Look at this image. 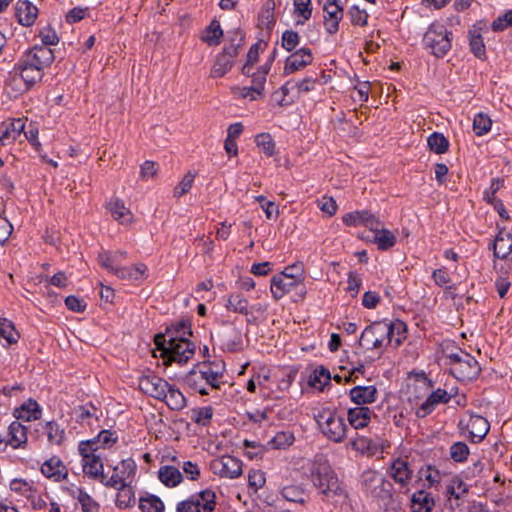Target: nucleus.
Masks as SVG:
<instances>
[{
	"label": "nucleus",
	"instance_id": "1",
	"mask_svg": "<svg viewBox=\"0 0 512 512\" xmlns=\"http://www.w3.org/2000/svg\"><path fill=\"white\" fill-rule=\"evenodd\" d=\"M407 337V326L401 320L378 321L367 326L361 334L360 344L380 356L388 346L398 348Z\"/></svg>",
	"mask_w": 512,
	"mask_h": 512
},
{
	"label": "nucleus",
	"instance_id": "2",
	"mask_svg": "<svg viewBox=\"0 0 512 512\" xmlns=\"http://www.w3.org/2000/svg\"><path fill=\"white\" fill-rule=\"evenodd\" d=\"M176 332L179 334V337H170L168 340L162 334L155 336L157 349L161 351V357L167 364L173 362L178 364L186 363L195 353V344L184 337L186 334H192L190 326L183 322L179 324Z\"/></svg>",
	"mask_w": 512,
	"mask_h": 512
},
{
	"label": "nucleus",
	"instance_id": "3",
	"mask_svg": "<svg viewBox=\"0 0 512 512\" xmlns=\"http://www.w3.org/2000/svg\"><path fill=\"white\" fill-rule=\"evenodd\" d=\"M314 419L325 438L334 443L344 442L347 437L348 426L345 419L336 411L330 408H322L314 415Z\"/></svg>",
	"mask_w": 512,
	"mask_h": 512
},
{
	"label": "nucleus",
	"instance_id": "4",
	"mask_svg": "<svg viewBox=\"0 0 512 512\" xmlns=\"http://www.w3.org/2000/svg\"><path fill=\"white\" fill-rule=\"evenodd\" d=\"M423 44L436 58H443L451 49L452 32L443 24L433 22L424 34Z\"/></svg>",
	"mask_w": 512,
	"mask_h": 512
},
{
	"label": "nucleus",
	"instance_id": "5",
	"mask_svg": "<svg viewBox=\"0 0 512 512\" xmlns=\"http://www.w3.org/2000/svg\"><path fill=\"white\" fill-rule=\"evenodd\" d=\"M450 372L459 381L466 382L477 379L481 372L478 361L470 354L459 350L448 355Z\"/></svg>",
	"mask_w": 512,
	"mask_h": 512
},
{
	"label": "nucleus",
	"instance_id": "6",
	"mask_svg": "<svg viewBox=\"0 0 512 512\" xmlns=\"http://www.w3.org/2000/svg\"><path fill=\"white\" fill-rule=\"evenodd\" d=\"M78 451L81 455L83 473L91 479L102 481L104 466L98 450L93 447V442H80Z\"/></svg>",
	"mask_w": 512,
	"mask_h": 512
},
{
	"label": "nucleus",
	"instance_id": "7",
	"mask_svg": "<svg viewBox=\"0 0 512 512\" xmlns=\"http://www.w3.org/2000/svg\"><path fill=\"white\" fill-rule=\"evenodd\" d=\"M389 446V441L379 435L370 437L358 432H356L355 435L350 438L347 444L348 448L368 457H372L378 453L383 452Z\"/></svg>",
	"mask_w": 512,
	"mask_h": 512
},
{
	"label": "nucleus",
	"instance_id": "8",
	"mask_svg": "<svg viewBox=\"0 0 512 512\" xmlns=\"http://www.w3.org/2000/svg\"><path fill=\"white\" fill-rule=\"evenodd\" d=\"M10 490L24 497L35 511L45 510L47 507L46 494L40 493L33 481L16 478L10 482Z\"/></svg>",
	"mask_w": 512,
	"mask_h": 512
},
{
	"label": "nucleus",
	"instance_id": "9",
	"mask_svg": "<svg viewBox=\"0 0 512 512\" xmlns=\"http://www.w3.org/2000/svg\"><path fill=\"white\" fill-rule=\"evenodd\" d=\"M216 494L204 489L177 504V512H213L216 508Z\"/></svg>",
	"mask_w": 512,
	"mask_h": 512
},
{
	"label": "nucleus",
	"instance_id": "10",
	"mask_svg": "<svg viewBox=\"0 0 512 512\" xmlns=\"http://www.w3.org/2000/svg\"><path fill=\"white\" fill-rule=\"evenodd\" d=\"M459 431L471 442H481L490 430V424L486 418L477 414H469L462 417L458 423Z\"/></svg>",
	"mask_w": 512,
	"mask_h": 512
},
{
	"label": "nucleus",
	"instance_id": "11",
	"mask_svg": "<svg viewBox=\"0 0 512 512\" xmlns=\"http://www.w3.org/2000/svg\"><path fill=\"white\" fill-rule=\"evenodd\" d=\"M294 290L298 291V298L303 300L306 289L304 283L299 282V276L289 277L286 273H277L271 278L270 291L275 300L282 299Z\"/></svg>",
	"mask_w": 512,
	"mask_h": 512
},
{
	"label": "nucleus",
	"instance_id": "12",
	"mask_svg": "<svg viewBox=\"0 0 512 512\" xmlns=\"http://www.w3.org/2000/svg\"><path fill=\"white\" fill-rule=\"evenodd\" d=\"M135 473V461L131 458L124 459L113 468V473L110 477L104 473L101 483L106 487H123L126 484L132 483Z\"/></svg>",
	"mask_w": 512,
	"mask_h": 512
},
{
	"label": "nucleus",
	"instance_id": "13",
	"mask_svg": "<svg viewBox=\"0 0 512 512\" xmlns=\"http://www.w3.org/2000/svg\"><path fill=\"white\" fill-rule=\"evenodd\" d=\"M314 485L327 498H333L344 494V489L333 471L322 468L314 475Z\"/></svg>",
	"mask_w": 512,
	"mask_h": 512
},
{
	"label": "nucleus",
	"instance_id": "14",
	"mask_svg": "<svg viewBox=\"0 0 512 512\" xmlns=\"http://www.w3.org/2000/svg\"><path fill=\"white\" fill-rule=\"evenodd\" d=\"M210 470L221 478L235 479L242 475V462L231 455L217 457L210 462Z\"/></svg>",
	"mask_w": 512,
	"mask_h": 512
},
{
	"label": "nucleus",
	"instance_id": "15",
	"mask_svg": "<svg viewBox=\"0 0 512 512\" xmlns=\"http://www.w3.org/2000/svg\"><path fill=\"white\" fill-rule=\"evenodd\" d=\"M225 307L229 311L246 316L247 323L256 322V317L253 315L254 312L263 314L266 311V307L261 304L253 305L251 309H249L248 299L240 293L228 295Z\"/></svg>",
	"mask_w": 512,
	"mask_h": 512
},
{
	"label": "nucleus",
	"instance_id": "16",
	"mask_svg": "<svg viewBox=\"0 0 512 512\" xmlns=\"http://www.w3.org/2000/svg\"><path fill=\"white\" fill-rule=\"evenodd\" d=\"M168 382L154 373H148L139 378V389L146 395L157 400L165 398V391L168 390Z\"/></svg>",
	"mask_w": 512,
	"mask_h": 512
},
{
	"label": "nucleus",
	"instance_id": "17",
	"mask_svg": "<svg viewBox=\"0 0 512 512\" xmlns=\"http://www.w3.org/2000/svg\"><path fill=\"white\" fill-rule=\"evenodd\" d=\"M21 58L25 62H29L31 66L43 73L44 69L49 67L54 61L53 50L46 46L35 45L26 51Z\"/></svg>",
	"mask_w": 512,
	"mask_h": 512
},
{
	"label": "nucleus",
	"instance_id": "18",
	"mask_svg": "<svg viewBox=\"0 0 512 512\" xmlns=\"http://www.w3.org/2000/svg\"><path fill=\"white\" fill-rule=\"evenodd\" d=\"M312 61L313 54L311 49L302 47L286 58L283 73L285 75L293 74L310 65Z\"/></svg>",
	"mask_w": 512,
	"mask_h": 512
},
{
	"label": "nucleus",
	"instance_id": "19",
	"mask_svg": "<svg viewBox=\"0 0 512 512\" xmlns=\"http://www.w3.org/2000/svg\"><path fill=\"white\" fill-rule=\"evenodd\" d=\"M201 369L207 389H220L224 383V365L220 362H204L201 363Z\"/></svg>",
	"mask_w": 512,
	"mask_h": 512
},
{
	"label": "nucleus",
	"instance_id": "20",
	"mask_svg": "<svg viewBox=\"0 0 512 512\" xmlns=\"http://www.w3.org/2000/svg\"><path fill=\"white\" fill-rule=\"evenodd\" d=\"M324 27L326 31L333 35L339 30V23L343 18V8L337 0H327L323 6Z\"/></svg>",
	"mask_w": 512,
	"mask_h": 512
},
{
	"label": "nucleus",
	"instance_id": "21",
	"mask_svg": "<svg viewBox=\"0 0 512 512\" xmlns=\"http://www.w3.org/2000/svg\"><path fill=\"white\" fill-rule=\"evenodd\" d=\"M347 226H365L370 231L377 229L381 222L373 213L368 210L353 211L347 213L342 218Z\"/></svg>",
	"mask_w": 512,
	"mask_h": 512
},
{
	"label": "nucleus",
	"instance_id": "22",
	"mask_svg": "<svg viewBox=\"0 0 512 512\" xmlns=\"http://www.w3.org/2000/svg\"><path fill=\"white\" fill-rule=\"evenodd\" d=\"M388 474L401 487H407L412 479L413 470L408 460L397 458L391 462Z\"/></svg>",
	"mask_w": 512,
	"mask_h": 512
},
{
	"label": "nucleus",
	"instance_id": "23",
	"mask_svg": "<svg viewBox=\"0 0 512 512\" xmlns=\"http://www.w3.org/2000/svg\"><path fill=\"white\" fill-rule=\"evenodd\" d=\"M373 417L377 415L368 406H355L347 411V421L355 430L368 427Z\"/></svg>",
	"mask_w": 512,
	"mask_h": 512
},
{
	"label": "nucleus",
	"instance_id": "24",
	"mask_svg": "<svg viewBox=\"0 0 512 512\" xmlns=\"http://www.w3.org/2000/svg\"><path fill=\"white\" fill-rule=\"evenodd\" d=\"M41 473L54 482H61L68 477V469L58 456H52L41 466Z\"/></svg>",
	"mask_w": 512,
	"mask_h": 512
},
{
	"label": "nucleus",
	"instance_id": "25",
	"mask_svg": "<svg viewBox=\"0 0 512 512\" xmlns=\"http://www.w3.org/2000/svg\"><path fill=\"white\" fill-rule=\"evenodd\" d=\"M455 394L453 393V390L451 392H447L444 389H437L436 391H433L428 398L417 408L416 415L420 418H423L430 414L436 405L438 404H445L448 403L451 397H453Z\"/></svg>",
	"mask_w": 512,
	"mask_h": 512
},
{
	"label": "nucleus",
	"instance_id": "26",
	"mask_svg": "<svg viewBox=\"0 0 512 512\" xmlns=\"http://www.w3.org/2000/svg\"><path fill=\"white\" fill-rule=\"evenodd\" d=\"M349 396L352 402L357 406H367L374 403L378 397V390L373 385L368 386H355L349 391Z\"/></svg>",
	"mask_w": 512,
	"mask_h": 512
},
{
	"label": "nucleus",
	"instance_id": "27",
	"mask_svg": "<svg viewBox=\"0 0 512 512\" xmlns=\"http://www.w3.org/2000/svg\"><path fill=\"white\" fill-rule=\"evenodd\" d=\"M38 8L28 0H20L15 8V15L22 26H32L38 17Z\"/></svg>",
	"mask_w": 512,
	"mask_h": 512
},
{
	"label": "nucleus",
	"instance_id": "28",
	"mask_svg": "<svg viewBox=\"0 0 512 512\" xmlns=\"http://www.w3.org/2000/svg\"><path fill=\"white\" fill-rule=\"evenodd\" d=\"M106 208L109 210L112 218L119 224L128 225L134 221V215L131 210L118 198L109 201L106 204Z\"/></svg>",
	"mask_w": 512,
	"mask_h": 512
},
{
	"label": "nucleus",
	"instance_id": "29",
	"mask_svg": "<svg viewBox=\"0 0 512 512\" xmlns=\"http://www.w3.org/2000/svg\"><path fill=\"white\" fill-rule=\"evenodd\" d=\"M493 255L497 259H507L512 252V235L501 229L496 235L493 243Z\"/></svg>",
	"mask_w": 512,
	"mask_h": 512
},
{
	"label": "nucleus",
	"instance_id": "30",
	"mask_svg": "<svg viewBox=\"0 0 512 512\" xmlns=\"http://www.w3.org/2000/svg\"><path fill=\"white\" fill-rule=\"evenodd\" d=\"M27 431V427L18 420L13 421L8 428L7 443L14 449L24 448L28 440Z\"/></svg>",
	"mask_w": 512,
	"mask_h": 512
},
{
	"label": "nucleus",
	"instance_id": "31",
	"mask_svg": "<svg viewBox=\"0 0 512 512\" xmlns=\"http://www.w3.org/2000/svg\"><path fill=\"white\" fill-rule=\"evenodd\" d=\"M13 414L17 420L30 422L40 419L42 411L37 401L29 399L20 407L16 408Z\"/></svg>",
	"mask_w": 512,
	"mask_h": 512
},
{
	"label": "nucleus",
	"instance_id": "32",
	"mask_svg": "<svg viewBox=\"0 0 512 512\" xmlns=\"http://www.w3.org/2000/svg\"><path fill=\"white\" fill-rule=\"evenodd\" d=\"M275 1L267 0L258 14V27L267 32H271L276 24L275 18Z\"/></svg>",
	"mask_w": 512,
	"mask_h": 512
},
{
	"label": "nucleus",
	"instance_id": "33",
	"mask_svg": "<svg viewBox=\"0 0 512 512\" xmlns=\"http://www.w3.org/2000/svg\"><path fill=\"white\" fill-rule=\"evenodd\" d=\"M13 68L31 88L43 77V73H41L40 70L31 66L29 62L23 61L22 58L19 59Z\"/></svg>",
	"mask_w": 512,
	"mask_h": 512
},
{
	"label": "nucleus",
	"instance_id": "34",
	"mask_svg": "<svg viewBox=\"0 0 512 512\" xmlns=\"http://www.w3.org/2000/svg\"><path fill=\"white\" fill-rule=\"evenodd\" d=\"M202 369L201 364H198L196 367H194L191 371H189L183 381L184 384L189 387L192 390H195L201 395H208L209 390L204 384V379L202 376Z\"/></svg>",
	"mask_w": 512,
	"mask_h": 512
},
{
	"label": "nucleus",
	"instance_id": "35",
	"mask_svg": "<svg viewBox=\"0 0 512 512\" xmlns=\"http://www.w3.org/2000/svg\"><path fill=\"white\" fill-rule=\"evenodd\" d=\"M25 129V121L21 118L10 122L0 136V142L6 146L15 142Z\"/></svg>",
	"mask_w": 512,
	"mask_h": 512
},
{
	"label": "nucleus",
	"instance_id": "36",
	"mask_svg": "<svg viewBox=\"0 0 512 512\" xmlns=\"http://www.w3.org/2000/svg\"><path fill=\"white\" fill-rule=\"evenodd\" d=\"M373 241L380 250H387L393 247L396 243V236L388 229L383 227L380 222L377 229H373Z\"/></svg>",
	"mask_w": 512,
	"mask_h": 512
},
{
	"label": "nucleus",
	"instance_id": "37",
	"mask_svg": "<svg viewBox=\"0 0 512 512\" xmlns=\"http://www.w3.org/2000/svg\"><path fill=\"white\" fill-rule=\"evenodd\" d=\"M434 506V499L431 495L424 491L419 490L412 495L411 498V511L412 512H430Z\"/></svg>",
	"mask_w": 512,
	"mask_h": 512
},
{
	"label": "nucleus",
	"instance_id": "38",
	"mask_svg": "<svg viewBox=\"0 0 512 512\" xmlns=\"http://www.w3.org/2000/svg\"><path fill=\"white\" fill-rule=\"evenodd\" d=\"M158 478L165 486L176 487L182 482L183 476L178 468L165 465L160 467Z\"/></svg>",
	"mask_w": 512,
	"mask_h": 512
},
{
	"label": "nucleus",
	"instance_id": "39",
	"mask_svg": "<svg viewBox=\"0 0 512 512\" xmlns=\"http://www.w3.org/2000/svg\"><path fill=\"white\" fill-rule=\"evenodd\" d=\"M6 89L9 94H12L14 97L21 95L31 89L30 85L27 84L22 77H20L13 68L9 72V76L6 81Z\"/></svg>",
	"mask_w": 512,
	"mask_h": 512
},
{
	"label": "nucleus",
	"instance_id": "40",
	"mask_svg": "<svg viewBox=\"0 0 512 512\" xmlns=\"http://www.w3.org/2000/svg\"><path fill=\"white\" fill-rule=\"evenodd\" d=\"M165 394V398H161V401H164L170 409L181 410L186 406V398L175 386L168 384Z\"/></svg>",
	"mask_w": 512,
	"mask_h": 512
},
{
	"label": "nucleus",
	"instance_id": "41",
	"mask_svg": "<svg viewBox=\"0 0 512 512\" xmlns=\"http://www.w3.org/2000/svg\"><path fill=\"white\" fill-rule=\"evenodd\" d=\"M223 31L219 21L212 20L201 35V40L209 46H216L220 43Z\"/></svg>",
	"mask_w": 512,
	"mask_h": 512
},
{
	"label": "nucleus",
	"instance_id": "42",
	"mask_svg": "<svg viewBox=\"0 0 512 512\" xmlns=\"http://www.w3.org/2000/svg\"><path fill=\"white\" fill-rule=\"evenodd\" d=\"M71 494L78 500L83 512H99V504L81 488L72 490Z\"/></svg>",
	"mask_w": 512,
	"mask_h": 512
},
{
	"label": "nucleus",
	"instance_id": "43",
	"mask_svg": "<svg viewBox=\"0 0 512 512\" xmlns=\"http://www.w3.org/2000/svg\"><path fill=\"white\" fill-rule=\"evenodd\" d=\"M294 14L297 17L296 24L303 25L312 16L311 0H294Z\"/></svg>",
	"mask_w": 512,
	"mask_h": 512
},
{
	"label": "nucleus",
	"instance_id": "44",
	"mask_svg": "<svg viewBox=\"0 0 512 512\" xmlns=\"http://www.w3.org/2000/svg\"><path fill=\"white\" fill-rule=\"evenodd\" d=\"M118 490L116 497V505L119 508H128L135 504V494L131 484H126L123 487H117Z\"/></svg>",
	"mask_w": 512,
	"mask_h": 512
},
{
	"label": "nucleus",
	"instance_id": "45",
	"mask_svg": "<svg viewBox=\"0 0 512 512\" xmlns=\"http://www.w3.org/2000/svg\"><path fill=\"white\" fill-rule=\"evenodd\" d=\"M19 337V333L12 321L6 318H0V338L6 340V342L11 345L17 343Z\"/></svg>",
	"mask_w": 512,
	"mask_h": 512
},
{
	"label": "nucleus",
	"instance_id": "46",
	"mask_svg": "<svg viewBox=\"0 0 512 512\" xmlns=\"http://www.w3.org/2000/svg\"><path fill=\"white\" fill-rule=\"evenodd\" d=\"M116 441L117 435L115 432H112L110 430H103L97 435V437L90 440H86L85 442H93V447L96 450H99L101 448H110L116 443Z\"/></svg>",
	"mask_w": 512,
	"mask_h": 512
},
{
	"label": "nucleus",
	"instance_id": "47",
	"mask_svg": "<svg viewBox=\"0 0 512 512\" xmlns=\"http://www.w3.org/2000/svg\"><path fill=\"white\" fill-rule=\"evenodd\" d=\"M214 415V409L211 406L199 407L191 410L190 419L200 426H208Z\"/></svg>",
	"mask_w": 512,
	"mask_h": 512
},
{
	"label": "nucleus",
	"instance_id": "48",
	"mask_svg": "<svg viewBox=\"0 0 512 512\" xmlns=\"http://www.w3.org/2000/svg\"><path fill=\"white\" fill-rule=\"evenodd\" d=\"M231 93L237 99H247L249 101L257 100L263 96V93L252 86H233Z\"/></svg>",
	"mask_w": 512,
	"mask_h": 512
},
{
	"label": "nucleus",
	"instance_id": "49",
	"mask_svg": "<svg viewBox=\"0 0 512 512\" xmlns=\"http://www.w3.org/2000/svg\"><path fill=\"white\" fill-rule=\"evenodd\" d=\"M469 46L471 52L479 59L486 58V48L481 34L477 31H469Z\"/></svg>",
	"mask_w": 512,
	"mask_h": 512
},
{
	"label": "nucleus",
	"instance_id": "50",
	"mask_svg": "<svg viewBox=\"0 0 512 512\" xmlns=\"http://www.w3.org/2000/svg\"><path fill=\"white\" fill-rule=\"evenodd\" d=\"M317 84V79L313 77H306L300 81L295 83L287 82L283 85L282 90L284 94H287L289 90V86L291 85V89H296L298 94L307 93L315 89Z\"/></svg>",
	"mask_w": 512,
	"mask_h": 512
},
{
	"label": "nucleus",
	"instance_id": "51",
	"mask_svg": "<svg viewBox=\"0 0 512 512\" xmlns=\"http://www.w3.org/2000/svg\"><path fill=\"white\" fill-rule=\"evenodd\" d=\"M45 432L48 438V442L51 445L59 446L64 441V429L60 428V426L55 421H49L46 423Z\"/></svg>",
	"mask_w": 512,
	"mask_h": 512
},
{
	"label": "nucleus",
	"instance_id": "52",
	"mask_svg": "<svg viewBox=\"0 0 512 512\" xmlns=\"http://www.w3.org/2000/svg\"><path fill=\"white\" fill-rule=\"evenodd\" d=\"M428 146L431 151L436 154H443L449 148V141L447 138L438 132L432 133L427 139Z\"/></svg>",
	"mask_w": 512,
	"mask_h": 512
},
{
	"label": "nucleus",
	"instance_id": "53",
	"mask_svg": "<svg viewBox=\"0 0 512 512\" xmlns=\"http://www.w3.org/2000/svg\"><path fill=\"white\" fill-rule=\"evenodd\" d=\"M139 509L142 512H163L164 504L159 497L149 495L147 497L140 498Z\"/></svg>",
	"mask_w": 512,
	"mask_h": 512
},
{
	"label": "nucleus",
	"instance_id": "54",
	"mask_svg": "<svg viewBox=\"0 0 512 512\" xmlns=\"http://www.w3.org/2000/svg\"><path fill=\"white\" fill-rule=\"evenodd\" d=\"M232 66L233 63L228 58L219 54L211 68L210 77L221 78L231 70Z\"/></svg>",
	"mask_w": 512,
	"mask_h": 512
},
{
	"label": "nucleus",
	"instance_id": "55",
	"mask_svg": "<svg viewBox=\"0 0 512 512\" xmlns=\"http://www.w3.org/2000/svg\"><path fill=\"white\" fill-rule=\"evenodd\" d=\"M492 121L490 117L484 113H478L473 120V131L477 136L488 133L491 129Z\"/></svg>",
	"mask_w": 512,
	"mask_h": 512
},
{
	"label": "nucleus",
	"instance_id": "56",
	"mask_svg": "<svg viewBox=\"0 0 512 512\" xmlns=\"http://www.w3.org/2000/svg\"><path fill=\"white\" fill-rule=\"evenodd\" d=\"M255 142L266 156L271 157L275 154V142L269 133L258 134Z\"/></svg>",
	"mask_w": 512,
	"mask_h": 512
},
{
	"label": "nucleus",
	"instance_id": "57",
	"mask_svg": "<svg viewBox=\"0 0 512 512\" xmlns=\"http://www.w3.org/2000/svg\"><path fill=\"white\" fill-rule=\"evenodd\" d=\"M420 478L427 482L429 487L440 483L442 474L432 465H427L419 470Z\"/></svg>",
	"mask_w": 512,
	"mask_h": 512
},
{
	"label": "nucleus",
	"instance_id": "58",
	"mask_svg": "<svg viewBox=\"0 0 512 512\" xmlns=\"http://www.w3.org/2000/svg\"><path fill=\"white\" fill-rule=\"evenodd\" d=\"M347 15L350 19V22L354 26L364 27L368 23V13L365 9H360L359 6L353 5L349 8Z\"/></svg>",
	"mask_w": 512,
	"mask_h": 512
},
{
	"label": "nucleus",
	"instance_id": "59",
	"mask_svg": "<svg viewBox=\"0 0 512 512\" xmlns=\"http://www.w3.org/2000/svg\"><path fill=\"white\" fill-rule=\"evenodd\" d=\"M300 43V35L294 30H285L281 36V47L292 52Z\"/></svg>",
	"mask_w": 512,
	"mask_h": 512
},
{
	"label": "nucleus",
	"instance_id": "60",
	"mask_svg": "<svg viewBox=\"0 0 512 512\" xmlns=\"http://www.w3.org/2000/svg\"><path fill=\"white\" fill-rule=\"evenodd\" d=\"M270 70V64L261 66L257 71L250 70L249 77L252 78V83L255 88H258L263 93L266 76Z\"/></svg>",
	"mask_w": 512,
	"mask_h": 512
},
{
	"label": "nucleus",
	"instance_id": "61",
	"mask_svg": "<svg viewBox=\"0 0 512 512\" xmlns=\"http://www.w3.org/2000/svg\"><path fill=\"white\" fill-rule=\"evenodd\" d=\"M282 496L291 502H303L304 501V490L298 485H287L281 490Z\"/></svg>",
	"mask_w": 512,
	"mask_h": 512
},
{
	"label": "nucleus",
	"instance_id": "62",
	"mask_svg": "<svg viewBox=\"0 0 512 512\" xmlns=\"http://www.w3.org/2000/svg\"><path fill=\"white\" fill-rule=\"evenodd\" d=\"M470 453L469 447L464 442H455L450 447V457L455 462H464Z\"/></svg>",
	"mask_w": 512,
	"mask_h": 512
},
{
	"label": "nucleus",
	"instance_id": "63",
	"mask_svg": "<svg viewBox=\"0 0 512 512\" xmlns=\"http://www.w3.org/2000/svg\"><path fill=\"white\" fill-rule=\"evenodd\" d=\"M266 483L265 473L260 469H251L248 472V485L255 492L261 489Z\"/></svg>",
	"mask_w": 512,
	"mask_h": 512
},
{
	"label": "nucleus",
	"instance_id": "64",
	"mask_svg": "<svg viewBox=\"0 0 512 512\" xmlns=\"http://www.w3.org/2000/svg\"><path fill=\"white\" fill-rule=\"evenodd\" d=\"M432 278L435 284L438 285L439 287H444L446 289L453 288V285L451 284V277L449 275L447 268L445 267L434 270L432 273Z\"/></svg>",
	"mask_w": 512,
	"mask_h": 512
}]
</instances>
